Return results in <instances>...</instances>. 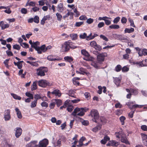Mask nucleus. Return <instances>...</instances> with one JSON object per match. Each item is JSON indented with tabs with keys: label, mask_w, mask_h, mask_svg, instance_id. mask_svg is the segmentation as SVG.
I'll return each instance as SVG.
<instances>
[{
	"label": "nucleus",
	"mask_w": 147,
	"mask_h": 147,
	"mask_svg": "<svg viewBox=\"0 0 147 147\" xmlns=\"http://www.w3.org/2000/svg\"><path fill=\"white\" fill-rule=\"evenodd\" d=\"M122 69L121 66L120 65H118L115 67V70L117 72H119Z\"/></svg>",
	"instance_id": "nucleus-38"
},
{
	"label": "nucleus",
	"mask_w": 147,
	"mask_h": 147,
	"mask_svg": "<svg viewBox=\"0 0 147 147\" xmlns=\"http://www.w3.org/2000/svg\"><path fill=\"white\" fill-rule=\"evenodd\" d=\"M37 143V141H33L32 142H31L30 143L27 144L26 145V147H31L32 146V144L33 143L34 144H35Z\"/></svg>",
	"instance_id": "nucleus-50"
},
{
	"label": "nucleus",
	"mask_w": 147,
	"mask_h": 147,
	"mask_svg": "<svg viewBox=\"0 0 147 147\" xmlns=\"http://www.w3.org/2000/svg\"><path fill=\"white\" fill-rule=\"evenodd\" d=\"M26 95L30 98H31V99H33L34 98V96L33 94H32L30 93L29 92H26Z\"/></svg>",
	"instance_id": "nucleus-39"
},
{
	"label": "nucleus",
	"mask_w": 147,
	"mask_h": 147,
	"mask_svg": "<svg viewBox=\"0 0 147 147\" xmlns=\"http://www.w3.org/2000/svg\"><path fill=\"white\" fill-rule=\"evenodd\" d=\"M107 54L106 53L99 54L97 56V61L99 62H102L104 60L105 57L107 56Z\"/></svg>",
	"instance_id": "nucleus-7"
},
{
	"label": "nucleus",
	"mask_w": 147,
	"mask_h": 147,
	"mask_svg": "<svg viewBox=\"0 0 147 147\" xmlns=\"http://www.w3.org/2000/svg\"><path fill=\"white\" fill-rule=\"evenodd\" d=\"M37 83H38V81L36 80L35 81L33 82L32 85L31 86L32 88L31 90H36L37 89Z\"/></svg>",
	"instance_id": "nucleus-23"
},
{
	"label": "nucleus",
	"mask_w": 147,
	"mask_h": 147,
	"mask_svg": "<svg viewBox=\"0 0 147 147\" xmlns=\"http://www.w3.org/2000/svg\"><path fill=\"white\" fill-rule=\"evenodd\" d=\"M125 119V118L124 116H122L120 117V120L121 123L122 125H124L125 123L124 121Z\"/></svg>",
	"instance_id": "nucleus-43"
},
{
	"label": "nucleus",
	"mask_w": 147,
	"mask_h": 147,
	"mask_svg": "<svg viewBox=\"0 0 147 147\" xmlns=\"http://www.w3.org/2000/svg\"><path fill=\"white\" fill-rule=\"evenodd\" d=\"M11 95L13 96V98L16 99L20 100L21 99V97L17 95L14 94L13 93L11 94Z\"/></svg>",
	"instance_id": "nucleus-32"
},
{
	"label": "nucleus",
	"mask_w": 147,
	"mask_h": 147,
	"mask_svg": "<svg viewBox=\"0 0 147 147\" xmlns=\"http://www.w3.org/2000/svg\"><path fill=\"white\" fill-rule=\"evenodd\" d=\"M115 107L116 108H121L122 107V105L119 102H118L115 105Z\"/></svg>",
	"instance_id": "nucleus-59"
},
{
	"label": "nucleus",
	"mask_w": 147,
	"mask_h": 147,
	"mask_svg": "<svg viewBox=\"0 0 147 147\" xmlns=\"http://www.w3.org/2000/svg\"><path fill=\"white\" fill-rule=\"evenodd\" d=\"M141 135L143 144L147 146V135L142 133L141 134Z\"/></svg>",
	"instance_id": "nucleus-12"
},
{
	"label": "nucleus",
	"mask_w": 147,
	"mask_h": 147,
	"mask_svg": "<svg viewBox=\"0 0 147 147\" xmlns=\"http://www.w3.org/2000/svg\"><path fill=\"white\" fill-rule=\"evenodd\" d=\"M88 36H87L86 34L85 33H84L83 34H81L80 35V38L85 39Z\"/></svg>",
	"instance_id": "nucleus-47"
},
{
	"label": "nucleus",
	"mask_w": 147,
	"mask_h": 147,
	"mask_svg": "<svg viewBox=\"0 0 147 147\" xmlns=\"http://www.w3.org/2000/svg\"><path fill=\"white\" fill-rule=\"evenodd\" d=\"M75 92L73 90H70L69 91L68 94L70 96L76 98V96L75 95Z\"/></svg>",
	"instance_id": "nucleus-28"
},
{
	"label": "nucleus",
	"mask_w": 147,
	"mask_h": 147,
	"mask_svg": "<svg viewBox=\"0 0 147 147\" xmlns=\"http://www.w3.org/2000/svg\"><path fill=\"white\" fill-rule=\"evenodd\" d=\"M39 51L41 52L40 54L42 53V51L44 52L46 51V48L45 45H42L40 47H39Z\"/></svg>",
	"instance_id": "nucleus-27"
},
{
	"label": "nucleus",
	"mask_w": 147,
	"mask_h": 147,
	"mask_svg": "<svg viewBox=\"0 0 147 147\" xmlns=\"http://www.w3.org/2000/svg\"><path fill=\"white\" fill-rule=\"evenodd\" d=\"M38 85L41 87L45 88L50 85L49 82L45 80H41L38 81Z\"/></svg>",
	"instance_id": "nucleus-4"
},
{
	"label": "nucleus",
	"mask_w": 147,
	"mask_h": 147,
	"mask_svg": "<svg viewBox=\"0 0 147 147\" xmlns=\"http://www.w3.org/2000/svg\"><path fill=\"white\" fill-rule=\"evenodd\" d=\"M128 20L130 23V25L133 27H135L133 21L130 18H129Z\"/></svg>",
	"instance_id": "nucleus-57"
},
{
	"label": "nucleus",
	"mask_w": 147,
	"mask_h": 147,
	"mask_svg": "<svg viewBox=\"0 0 147 147\" xmlns=\"http://www.w3.org/2000/svg\"><path fill=\"white\" fill-rule=\"evenodd\" d=\"M105 25V24L103 22H100L98 25V28H100L103 27Z\"/></svg>",
	"instance_id": "nucleus-63"
},
{
	"label": "nucleus",
	"mask_w": 147,
	"mask_h": 147,
	"mask_svg": "<svg viewBox=\"0 0 147 147\" xmlns=\"http://www.w3.org/2000/svg\"><path fill=\"white\" fill-rule=\"evenodd\" d=\"M70 36L72 40H76L77 38V35L76 34H72L70 35Z\"/></svg>",
	"instance_id": "nucleus-34"
},
{
	"label": "nucleus",
	"mask_w": 147,
	"mask_h": 147,
	"mask_svg": "<svg viewBox=\"0 0 147 147\" xmlns=\"http://www.w3.org/2000/svg\"><path fill=\"white\" fill-rule=\"evenodd\" d=\"M40 43L39 42L36 41L35 42H33V43L31 45V47L35 49L37 51L38 53L39 54H40L41 52L39 51V47H37V45H40Z\"/></svg>",
	"instance_id": "nucleus-10"
},
{
	"label": "nucleus",
	"mask_w": 147,
	"mask_h": 147,
	"mask_svg": "<svg viewBox=\"0 0 147 147\" xmlns=\"http://www.w3.org/2000/svg\"><path fill=\"white\" fill-rule=\"evenodd\" d=\"M51 93L58 96H60L61 95L60 91L57 89L55 90L53 92H51Z\"/></svg>",
	"instance_id": "nucleus-22"
},
{
	"label": "nucleus",
	"mask_w": 147,
	"mask_h": 147,
	"mask_svg": "<svg viewBox=\"0 0 147 147\" xmlns=\"http://www.w3.org/2000/svg\"><path fill=\"white\" fill-rule=\"evenodd\" d=\"M47 59L51 61H59L60 60V59L59 58H55V57L54 56H53L52 55H50L48 56L47 57Z\"/></svg>",
	"instance_id": "nucleus-15"
},
{
	"label": "nucleus",
	"mask_w": 147,
	"mask_h": 147,
	"mask_svg": "<svg viewBox=\"0 0 147 147\" xmlns=\"http://www.w3.org/2000/svg\"><path fill=\"white\" fill-rule=\"evenodd\" d=\"M36 74L38 76H43L45 75V73L48 71L47 68L44 67H40L37 70Z\"/></svg>",
	"instance_id": "nucleus-2"
},
{
	"label": "nucleus",
	"mask_w": 147,
	"mask_h": 147,
	"mask_svg": "<svg viewBox=\"0 0 147 147\" xmlns=\"http://www.w3.org/2000/svg\"><path fill=\"white\" fill-rule=\"evenodd\" d=\"M0 26L1 27L2 30H4L5 28H8L9 27V24H4L3 21H1L0 22Z\"/></svg>",
	"instance_id": "nucleus-16"
},
{
	"label": "nucleus",
	"mask_w": 147,
	"mask_h": 147,
	"mask_svg": "<svg viewBox=\"0 0 147 147\" xmlns=\"http://www.w3.org/2000/svg\"><path fill=\"white\" fill-rule=\"evenodd\" d=\"M84 59L86 61H91L94 60V58L92 57H87V58H84Z\"/></svg>",
	"instance_id": "nucleus-45"
},
{
	"label": "nucleus",
	"mask_w": 147,
	"mask_h": 147,
	"mask_svg": "<svg viewBox=\"0 0 147 147\" xmlns=\"http://www.w3.org/2000/svg\"><path fill=\"white\" fill-rule=\"evenodd\" d=\"M85 139L86 138L85 137H81L78 141L79 144L77 145L76 146L78 147H82L83 145V142L85 140Z\"/></svg>",
	"instance_id": "nucleus-13"
},
{
	"label": "nucleus",
	"mask_w": 147,
	"mask_h": 147,
	"mask_svg": "<svg viewBox=\"0 0 147 147\" xmlns=\"http://www.w3.org/2000/svg\"><path fill=\"white\" fill-rule=\"evenodd\" d=\"M55 103L57 104V106H60L61 104V100L60 99H55Z\"/></svg>",
	"instance_id": "nucleus-37"
},
{
	"label": "nucleus",
	"mask_w": 147,
	"mask_h": 147,
	"mask_svg": "<svg viewBox=\"0 0 147 147\" xmlns=\"http://www.w3.org/2000/svg\"><path fill=\"white\" fill-rule=\"evenodd\" d=\"M74 109V107L71 105L69 106L67 108V110L69 112H71Z\"/></svg>",
	"instance_id": "nucleus-58"
},
{
	"label": "nucleus",
	"mask_w": 147,
	"mask_h": 147,
	"mask_svg": "<svg viewBox=\"0 0 147 147\" xmlns=\"http://www.w3.org/2000/svg\"><path fill=\"white\" fill-rule=\"evenodd\" d=\"M121 21L122 23L123 24H125L126 23L127 21V20L126 18L124 17H122L121 20Z\"/></svg>",
	"instance_id": "nucleus-54"
},
{
	"label": "nucleus",
	"mask_w": 147,
	"mask_h": 147,
	"mask_svg": "<svg viewBox=\"0 0 147 147\" xmlns=\"http://www.w3.org/2000/svg\"><path fill=\"white\" fill-rule=\"evenodd\" d=\"M121 70L123 72H127L129 71V68L126 66H125L122 68Z\"/></svg>",
	"instance_id": "nucleus-46"
},
{
	"label": "nucleus",
	"mask_w": 147,
	"mask_h": 147,
	"mask_svg": "<svg viewBox=\"0 0 147 147\" xmlns=\"http://www.w3.org/2000/svg\"><path fill=\"white\" fill-rule=\"evenodd\" d=\"M63 5V3H60L57 6V10L61 12H62L64 10Z\"/></svg>",
	"instance_id": "nucleus-18"
},
{
	"label": "nucleus",
	"mask_w": 147,
	"mask_h": 147,
	"mask_svg": "<svg viewBox=\"0 0 147 147\" xmlns=\"http://www.w3.org/2000/svg\"><path fill=\"white\" fill-rule=\"evenodd\" d=\"M34 19V22L36 23H38L39 22V18L38 16H35Z\"/></svg>",
	"instance_id": "nucleus-44"
},
{
	"label": "nucleus",
	"mask_w": 147,
	"mask_h": 147,
	"mask_svg": "<svg viewBox=\"0 0 147 147\" xmlns=\"http://www.w3.org/2000/svg\"><path fill=\"white\" fill-rule=\"evenodd\" d=\"M141 129L144 131H147V126L145 125H142L141 127Z\"/></svg>",
	"instance_id": "nucleus-64"
},
{
	"label": "nucleus",
	"mask_w": 147,
	"mask_h": 147,
	"mask_svg": "<svg viewBox=\"0 0 147 147\" xmlns=\"http://www.w3.org/2000/svg\"><path fill=\"white\" fill-rule=\"evenodd\" d=\"M101 127V125H97L96 127L92 129V131L94 132H96L98 130H100Z\"/></svg>",
	"instance_id": "nucleus-26"
},
{
	"label": "nucleus",
	"mask_w": 147,
	"mask_h": 147,
	"mask_svg": "<svg viewBox=\"0 0 147 147\" xmlns=\"http://www.w3.org/2000/svg\"><path fill=\"white\" fill-rule=\"evenodd\" d=\"M15 110L16 112L18 117L19 119H21L22 118V116L19 109L18 108H16L15 109Z\"/></svg>",
	"instance_id": "nucleus-20"
},
{
	"label": "nucleus",
	"mask_w": 147,
	"mask_h": 147,
	"mask_svg": "<svg viewBox=\"0 0 147 147\" xmlns=\"http://www.w3.org/2000/svg\"><path fill=\"white\" fill-rule=\"evenodd\" d=\"M109 28L111 29H117L119 28L120 27L118 25L112 24L109 26Z\"/></svg>",
	"instance_id": "nucleus-31"
},
{
	"label": "nucleus",
	"mask_w": 147,
	"mask_h": 147,
	"mask_svg": "<svg viewBox=\"0 0 147 147\" xmlns=\"http://www.w3.org/2000/svg\"><path fill=\"white\" fill-rule=\"evenodd\" d=\"M15 136L16 138H18L21 135L22 129L20 127H17L16 129Z\"/></svg>",
	"instance_id": "nucleus-11"
},
{
	"label": "nucleus",
	"mask_w": 147,
	"mask_h": 147,
	"mask_svg": "<svg viewBox=\"0 0 147 147\" xmlns=\"http://www.w3.org/2000/svg\"><path fill=\"white\" fill-rule=\"evenodd\" d=\"M13 49L18 50H19L20 49V47L19 45H15L13 46Z\"/></svg>",
	"instance_id": "nucleus-53"
},
{
	"label": "nucleus",
	"mask_w": 147,
	"mask_h": 147,
	"mask_svg": "<svg viewBox=\"0 0 147 147\" xmlns=\"http://www.w3.org/2000/svg\"><path fill=\"white\" fill-rule=\"evenodd\" d=\"M83 22H76L75 25V26L76 27H79L81 25L83 24Z\"/></svg>",
	"instance_id": "nucleus-51"
},
{
	"label": "nucleus",
	"mask_w": 147,
	"mask_h": 147,
	"mask_svg": "<svg viewBox=\"0 0 147 147\" xmlns=\"http://www.w3.org/2000/svg\"><path fill=\"white\" fill-rule=\"evenodd\" d=\"M64 59L65 61L71 63L73 61L74 59L72 57L70 56L65 57H64Z\"/></svg>",
	"instance_id": "nucleus-25"
},
{
	"label": "nucleus",
	"mask_w": 147,
	"mask_h": 147,
	"mask_svg": "<svg viewBox=\"0 0 147 147\" xmlns=\"http://www.w3.org/2000/svg\"><path fill=\"white\" fill-rule=\"evenodd\" d=\"M41 105L42 107H47L48 106V103L45 102H42L41 103Z\"/></svg>",
	"instance_id": "nucleus-56"
},
{
	"label": "nucleus",
	"mask_w": 147,
	"mask_h": 147,
	"mask_svg": "<svg viewBox=\"0 0 147 147\" xmlns=\"http://www.w3.org/2000/svg\"><path fill=\"white\" fill-rule=\"evenodd\" d=\"M120 19V18L119 17H117L116 18H115L113 20V23L114 24H117L119 22Z\"/></svg>",
	"instance_id": "nucleus-52"
},
{
	"label": "nucleus",
	"mask_w": 147,
	"mask_h": 147,
	"mask_svg": "<svg viewBox=\"0 0 147 147\" xmlns=\"http://www.w3.org/2000/svg\"><path fill=\"white\" fill-rule=\"evenodd\" d=\"M90 115L91 116L93 117L92 119L93 121H94V119L96 120L99 117V113L96 109H92L91 111Z\"/></svg>",
	"instance_id": "nucleus-6"
},
{
	"label": "nucleus",
	"mask_w": 147,
	"mask_h": 147,
	"mask_svg": "<svg viewBox=\"0 0 147 147\" xmlns=\"http://www.w3.org/2000/svg\"><path fill=\"white\" fill-rule=\"evenodd\" d=\"M100 37L103 40H105L106 41H108V40L107 38L105 36H104L103 35H100Z\"/></svg>",
	"instance_id": "nucleus-62"
},
{
	"label": "nucleus",
	"mask_w": 147,
	"mask_h": 147,
	"mask_svg": "<svg viewBox=\"0 0 147 147\" xmlns=\"http://www.w3.org/2000/svg\"><path fill=\"white\" fill-rule=\"evenodd\" d=\"M37 101L36 100H34L32 102L31 107V108H33L35 107L37 104Z\"/></svg>",
	"instance_id": "nucleus-42"
},
{
	"label": "nucleus",
	"mask_w": 147,
	"mask_h": 147,
	"mask_svg": "<svg viewBox=\"0 0 147 147\" xmlns=\"http://www.w3.org/2000/svg\"><path fill=\"white\" fill-rule=\"evenodd\" d=\"M56 16L57 17V20L59 21H61L62 18V16L61 15V14L59 13H56Z\"/></svg>",
	"instance_id": "nucleus-40"
},
{
	"label": "nucleus",
	"mask_w": 147,
	"mask_h": 147,
	"mask_svg": "<svg viewBox=\"0 0 147 147\" xmlns=\"http://www.w3.org/2000/svg\"><path fill=\"white\" fill-rule=\"evenodd\" d=\"M90 45L91 47H94L97 45V44L96 42L92 41L90 42Z\"/></svg>",
	"instance_id": "nucleus-61"
},
{
	"label": "nucleus",
	"mask_w": 147,
	"mask_h": 147,
	"mask_svg": "<svg viewBox=\"0 0 147 147\" xmlns=\"http://www.w3.org/2000/svg\"><path fill=\"white\" fill-rule=\"evenodd\" d=\"M62 50L63 51H67L70 49L69 44V41L65 42L62 45Z\"/></svg>",
	"instance_id": "nucleus-9"
},
{
	"label": "nucleus",
	"mask_w": 147,
	"mask_h": 147,
	"mask_svg": "<svg viewBox=\"0 0 147 147\" xmlns=\"http://www.w3.org/2000/svg\"><path fill=\"white\" fill-rule=\"evenodd\" d=\"M69 48L72 49H74L77 48V47L73 45L71 42H69Z\"/></svg>",
	"instance_id": "nucleus-49"
},
{
	"label": "nucleus",
	"mask_w": 147,
	"mask_h": 147,
	"mask_svg": "<svg viewBox=\"0 0 147 147\" xmlns=\"http://www.w3.org/2000/svg\"><path fill=\"white\" fill-rule=\"evenodd\" d=\"M131 93H132L133 95H137L138 93V92L137 90L134 89H131Z\"/></svg>",
	"instance_id": "nucleus-41"
},
{
	"label": "nucleus",
	"mask_w": 147,
	"mask_h": 147,
	"mask_svg": "<svg viewBox=\"0 0 147 147\" xmlns=\"http://www.w3.org/2000/svg\"><path fill=\"white\" fill-rule=\"evenodd\" d=\"M95 122L97 123L98 125H101V127L102 125L105 124L107 121L105 118L103 116H99L96 120L94 119Z\"/></svg>",
	"instance_id": "nucleus-3"
},
{
	"label": "nucleus",
	"mask_w": 147,
	"mask_h": 147,
	"mask_svg": "<svg viewBox=\"0 0 147 147\" xmlns=\"http://www.w3.org/2000/svg\"><path fill=\"white\" fill-rule=\"evenodd\" d=\"M80 121L81 122L82 124L84 125H87L89 124V122L88 121L84 120L82 119H80Z\"/></svg>",
	"instance_id": "nucleus-33"
},
{
	"label": "nucleus",
	"mask_w": 147,
	"mask_h": 147,
	"mask_svg": "<svg viewBox=\"0 0 147 147\" xmlns=\"http://www.w3.org/2000/svg\"><path fill=\"white\" fill-rule=\"evenodd\" d=\"M110 139V138L108 136H105L103 139L101 140L100 141V142L103 144H105Z\"/></svg>",
	"instance_id": "nucleus-17"
},
{
	"label": "nucleus",
	"mask_w": 147,
	"mask_h": 147,
	"mask_svg": "<svg viewBox=\"0 0 147 147\" xmlns=\"http://www.w3.org/2000/svg\"><path fill=\"white\" fill-rule=\"evenodd\" d=\"M121 81V80L119 78H116L114 79V82L117 86L119 85Z\"/></svg>",
	"instance_id": "nucleus-24"
},
{
	"label": "nucleus",
	"mask_w": 147,
	"mask_h": 147,
	"mask_svg": "<svg viewBox=\"0 0 147 147\" xmlns=\"http://www.w3.org/2000/svg\"><path fill=\"white\" fill-rule=\"evenodd\" d=\"M135 49L138 51L139 55L140 56H142L143 55L144 49L143 50L140 49L138 47L135 48Z\"/></svg>",
	"instance_id": "nucleus-19"
},
{
	"label": "nucleus",
	"mask_w": 147,
	"mask_h": 147,
	"mask_svg": "<svg viewBox=\"0 0 147 147\" xmlns=\"http://www.w3.org/2000/svg\"><path fill=\"white\" fill-rule=\"evenodd\" d=\"M10 111L9 109H7L5 111L4 115V118L5 121L9 120L11 118L10 115Z\"/></svg>",
	"instance_id": "nucleus-8"
},
{
	"label": "nucleus",
	"mask_w": 147,
	"mask_h": 147,
	"mask_svg": "<svg viewBox=\"0 0 147 147\" xmlns=\"http://www.w3.org/2000/svg\"><path fill=\"white\" fill-rule=\"evenodd\" d=\"M94 48L96 49L99 51L102 49L101 46L98 45L97 44Z\"/></svg>",
	"instance_id": "nucleus-55"
},
{
	"label": "nucleus",
	"mask_w": 147,
	"mask_h": 147,
	"mask_svg": "<svg viewBox=\"0 0 147 147\" xmlns=\"http://www.w3.org/2000/svg\"><path fill=\"white\" fill-rule=\"evenodd\" d=\"M134 31V29L133 28H131L130 29L126 28L125 30V33H130L133 32Z\"/></svg>",
	"instance_id": "nucleus-35"
},
{
	"label": "nucleus",
	"mask_w": 147,
	"mask_h": 147,
	"mask_svg": "<svg viewBox=\"0 0 147 147\" xmlns=\"http://www.w3.org/2000/svg\"><path fill=\"white\" fill-rule=\"evenodd\" d=\"M92 34L90 33L89 35L87 37V40H89L94 38L95 37L98 36V35L97 34H94V35L92 36Z\"/></svg>",
	"instance_id": "nucleus-30"
},
{
	"label": "nucleus",
	"mask_w": 147,
	"mask_h": 147,
	"mask_svg": "<svg viewBox=\"0 0 147 147\" xmlns=\"http://www.w3.org/2000/svg\"><path fill=\"white\" fill-rule=\"evenodd\" d=\"M93 22V20L92 19L89 18L87 19L86 22L88 24H91Z\"/></svg>",
	"instance_id": "nucleus-60"
},
{
	"label": "nucleus",
	"mask_w": 147,
	"mask_h": 147,
	"mask_svg": "<svg viewBox=\"0 0 147 147\" xmlns=\"http://www.w3.org/2000/svg\"><path fill=\"white\" fill-rule=\"evenodd\" d=\"M81 53L82 54L84 55L86 57H89L90 55L89 53L84 49H82L81 50Z\"/></svg>",
	"instance_id": "nucleus-29"
},
{
	"label": "nucleus",
	"mask_w": 147,
	"mask_h": 147,
	"mask_svg": "<svg viewBox=\"0 0 147 147\" xmlns=\"http://www.w3.org/2000/svg\"><path fill=\"white\" fill-rule=\"evenodd\" d=\"M86 111L85 108H79L77 107L74 109L71 115L76 118L77 119H76V120H79V119H80L81 118L80 117H78L77 116L78 115L80 116H83L84 114V112H86Z\"/></svg>",
	"instance_id": "nucleus-1"
},
{
	"label": "nucleus",
	"mask_w": 147,
	"mask_h": 147,
	"mask_svg": "<svg viewBox=\"0 0 147 147\" xmlns=\"http://www.w3.org/2000/svg\"><path fill=\"white\" fill-rule=\"evenodd\" d=\"M48 143V140L46 139H44L39 142L38 145H35L34 147H36L38 146V147H46Z\"/></svg>",
	"instance_id": "nucleus-5"
},
{
	"label": "nucleus",
	"mask_w": 147,
	"mask_h": 147,
	"mask_svg": "<svg viewBox=\"0 0 147 147\" xmlns=\"http://www.w3.org/2000/svg\"><path fill=\"white\" fill-rule=\"evenodd\" d=\"M119 144V143L118 142L115 141H111L107 144V146H117Z\"/></svg>",
	"instance_id": "nucleus-14"
},
{
	"label": "nucleus",
	"mask_w": 147,
	"mask_h": 147,
	"mask_svg": "<svg viewBox=\"0 0 147 147\" xmlns=\"http://www.w3.org/2000/svg\"><path fill=\"white\" fill-rule=\"evenodd\" d=\"M121 142L125 143L126 144H129V143L127 140V138L125 136H122L121 139Z\"/></svg>",
	"instance_id": "nucleus-21"
},
{
	"label": "nucleus",
	"mask_w": 147,
	"mask_h": 147,
	"mask_svg": "<svg viewBox=\"0 0 147 147\" xmlns=\"http://www.w3.org/2000/svg\"><path fill=\"white\" fill-rule=\"evenodd\" d=\"M34 98L35 99V100H36L37 101V100L39 99H42V97H41L40 94H36L35 95Z\"/></svg>",
	"instance_id": "nucleus-36"
},
{
	"label": "nucleus",
	"mask_w": 147,
	"mask_h": 147,
	"mask_svg": "<svg viewBox=\"0 0 147 147\" xmlns=\"http://www.w3.org/2000/svg\"><path fill=\"white\" fill-rule=\"evenodd\" d=\"M21 11L22 13L26 14L27 13V10L25 8H22L21 10Z\"/></svg>",
	"instance_id": "nucleus-48"
}]
</instances>
